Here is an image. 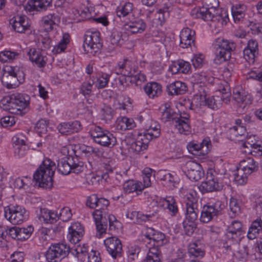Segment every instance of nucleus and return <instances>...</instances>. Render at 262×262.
<instances>
[{
  "instance_id": "obj_40",
  "label": "nucleus",
  "mask_w": 262,
  "mask_h": 262,
  "mask_svg": "<svg viewBox=\"0 0 262 262\" xmlns=\"http://www.w3.org/2000/svg\"><path fill=\"white\" fill-rule=\"evenodd\" d=\"M135 126L136 123L133 118L123 117L118 121L117 127L122 130H126L132 129Z\"/></svg>"
},
{
  "instance_id": "obj_15",
  "label": "nucleus",
  "mask_w": 262,
  "mask_h": 262,
  "mask_svg": "<svg viewBox=\"0 0 262 262\" xmlns=\"http://www.w3.org/2000/svg\"><path fill=\"white\" fill-rule=\"evenodd\" d=\"M145 237L149 240V243L153 242V246L161 247L169 243V238L162 232L156 230L154 228H147L144 233Z\"/></svg>"
},
{
  "instance_id": "obj_49",
  "label": "nucleus",
  "mask_w": 262,
  "mask_h": 262,
  "mask_svg": "<svg viewBox=\"0 0 262 262\" xmlns=\"http://www.w3.org/2000/svg\"><path fill=\"white\" fill-rule=\"evenodd\" d=\"M230 211L229 215L230 217L233 218L236 214L240 212V207L238 200L234 198H231L229 202Z\"/></svg>"
},
{
  "instance_id": "obj_17",
  "label": "nucleus",
  "mask_w": 262,
  "mask_h": 262,
  "mask_svg": "<svg viewBox=\"0 0 262 262\" xmlns=\"http://www.w3.org/2000/svg\"><path fill=\"white\" fill-rule=\"evenodd\" d=\"M104 244L108 253L115 259L121 257L122 254V245L116 236H111L104 241Z\"/></svg>"
},
{
  "instance_id": "obj_56",
  "label": "nucleus",
  "mask_w": 262,
  "mask_h": 262,
  "mask_svg": "<svg viewBox=\"0 0 262 262\" xmlns=\"http://www.w3.org/2000/svg\"><path fill=\"white\" fill-rule=\"evenodd\" d=\"M110 75L108 74L102 73L97 78L96 86L100 89L105 88L110 80Z\"/></svg>"
},
{
  "instance_id": "obj_32",
  "label": "nucleus",
  "mask_w": 262,
  "mask_h": 262,
  "mask_svg": "<svg viewBox=\"0 0 262 262\" xmlns=\"http://www.w3.org/2000/svg\"><path fill=\"white\" fill-rule=\"evenodd\" d=\"M188 253L191 256L201 258L205 254L204 246L199 242L191 243L188 246Z\"/></svg>"
},
{
  "instance_id": "obj_20",
  "label": "nucleus",
  "mask_w": 262,
  "mask_h": 262,
  "mask_svg": "<svg viewBox=\"0 0 262 262\" xmlns=\"http://www.w3.org/2000/svg\"><path fill=\"white\" fill-rule=\"evenodd\" d=\"M52 2L53 0H29L25 9L29 12H43L52 6Z\"/></svg>"
},
{
  "instance_id": "obj_63",
  "label": "nucleus",
  "mask_w": 262,
  "mask_h": 262,
  "mask_svg": "<svg viewBox=\"0 0 262 262\" xmlns=\"http://www.w3.org/2000/svg\"><path fill=\"white\" fill-rule=\"evenodd\" d=\"M83 234V233H81L80 234L79 233L77 234L76 232H70L69 231L67 237L71 243L75 245L80 241Z\"/></svg>"
},
{
  "instance_id": "obj_4",
  "label": "nucleus",
  "mask_w": 262,
  "mask_h": 262,
  "mask_svg": "<svg viewBox=\"0 0 262 262\" xmlns=\"http://www.w3.org/2000/svg\"><path fill=\"white\" fill-rule=\"evenodd\" d=\"M186 199L185 219L183 222L184 232L188 236H191L197 227L199 210L195 199L191 194H187Z\"/></svg>"
},
{
  "instance_id": "obj_13",
  "label": "nucleus",
  "mask_w": 262,
  "mask_h": 262,
  "mask_svg": "<svg viewBox=\"0 0 262 262\" xmlns=\"http://www.w3.org/2000/svg\"><path fill=\"white\" fill-rule=\"evenodd\" d=\"M235 49V45L233 42H229L223 39L217 45L215 50V57L214 59L216 64H221L231 58V52Z\"/></svg>"
},
{
  "instance_id": "obj_60",
  "label": "nucleus",
  "mask_w": 262,
  "mask_h": 262,
  "mask_svg": "<svg viewBox=\"0 0 262 262\" xmlns=\"http://www.w3.org/2000/svg\"><path fill=\"white\" fill-rule=\"evenodd\" d=\"M147 255L159 258L160 260L162 258V254L160 249V247L153 246L149 248Z\"/></svg>"
},
{
  "instance_id": "obj_55",
  "label": "nucleus",
  "mask_w": 262,
  "mask_h": 262,
  "mask_svg": "<svg viewBox=\"0 0 262 262\" xmlns=\"http://www.w3.org/2000/svg\"><path fill=\"white\" fill-rule=\"evenodd\" d=\"M140 250L138 247H130L127 251L128 261L129 262L137 261Z\"/></svg>"
},
{
  "instance_id": "obj_45",
  "label": "nucleus",
  "mask_w": 262,
  "mask_h": 262,
  "mask_svg": "<svg viewBox=\"0 0 262 262\" xmlns=\"http://www.w3.org/2000/svg\"><path fill=\"white\" fill-rule=\"evenodd\" d=\"M227 231L231 234V236L236 235L237 233L243 231L242 224L238 221H233L231 223L227 226Z\"/></svg>"
},
{
  "instance_id": "obj_19",
  "label": "nucleus",
  "mask_w": 262,
  "mask_h": 262,
  "mask_svg": "<svg viewBox=\"0 0 262 262\" xmlns=\"http://www.w3.org/2000/svg\"><path fill=\"white\" fill-rule=\"evenodd\" d=\"M189 118V115L185 113L177 116L174 126L180 134L187 135L191 133Z\"/></svg>"
},
{
  "instance_id": "obj_42",
  "label": "nucleus",
  "mask_w": 262,
  "mask_h": 262,
  "mask_svg": "<svg viewBox=\"0 0 262 262\" xmlns=\"http://www.w3.org/2000/svg\"><path fill=\"white\" fill-rule=\"evenodd\" d=\"M143 135L146 138H148L149 142L154 138H157L160 135V127L159 124H157L154 126L152 125L147 129Z\"/></svg>"
},
{
  "instance_id": "obj_50",
  "label": "nucleus",
  "mask_w": 262,
  "mask_h": 262,
  "mask_svg": "<svg viewBox=\"0 0 262 262\" xmlns=\"http://www.w3.org/2000/svg\"><path fill=\"white\" fill-rule=\"evenodd\" d=\"M18 54L15 52L5 50L0 52V61L3 62H8L14 59Z\"/></svg>"
},
{
  "instance_id": "obj_61",
  "label": "nucleus",
  "mask_w": 262,
  "mask_h": 262,
  "mask_svg": "<svg viewBox=\"0 0 262 262\" xmlns=\"http://www.w3.org/2000/svg\"><path fill=\"white\" fill-rule=\"evenodd\" d=\"M50 211V210H48L47 208H40L39 213L37 214L39 220L40 222H43L45 223H48Z\"/></svg>"
},
{
  "instance_id": "obj_62",
  "label": "nucleus",
  "mask_w": 262,
  "mask_h": 262,
  "mask_svg": "<svg viewBox=\"0 0 262 262\" xmlns=\"http://www.w3.org/2000/svg\"><path fill=\"white\" fill-rule=\"evenodd\" d=\"M186 36V35H184V34L180 35V47L183 48H187L189 47H191L192 45L194 46V40H192V38L188 40L187 39Z\"/></svg>"
},
{
  "instance_id": "obj_51",
  "label": "nucleus",
  "mask_w": 262,
  "mask_h": 262,
  "mask_svg": "<svg viewBox=\"0 0 262 262\" xmlns=\"http://www.w3.org/2000/svg\"><path fill=\"white\" fill-rule=\"evenodd\" d=\"M93 84V82H83L80 87V93L85 97H90L92 95Z\"/></svg>"
},
{
  "instance_id": "obj_39",
  "label": "nucleus",
  "mask_w": 262,
  "mask_h": 262,
  "mask_svg": "<svg viewBox=\"0 0 262 262\" xmlns=\"http://www.w3.org/2000/svg\"><path fill=\"white\" fill-rule=\"evenodd\" d=\"M163 203V205L166 206L171 216H176L178 212V207L174 198L171 196H167Z\"/></svg>"
},
{
  "instance_id": "obj_58",
  "label": "nucleus",
  "mask_w": 262,
  "mask_h": 262,
  "mask_svg": "<svg viewBox=\"0 0 262 262\" xmlns=\"http://www.w3.org/2000/svg\"><path fill=\"white\" fill-rule=\"evenodd\" d=\"M258 53H254L251 49L245 48L243 51L244 57L248 62H254V59L258 55Z\"/></svg>"
},
{
  "instance_id": "obj_11",
  "label": "nucleus",
  "mask_w": 262,
  "mask_h": 262,
  "mask_svg": "<svg viewBox=\"0 0 262 262\" xmlns=\"http://www.w3.org/2000/svg\"><path fill=\"white\" fill-rule=\"evenodd\" d=\"M219 11L214 6L208 9L197 7L191 10L190 15L194 18H201L205 21H219L223 18Z\"/></svg>"
},
{
  "instance_id": "obj_52",
  "label": "nucleus",
  "mask_w": 262,
  "mask_h": 262,
  "mask_svg": "<svg viewBox=\"0 0 262 262\" xmlns=\"http://www.w3.org/2000/svg\"><path fill=\"white\" fill-rule=\"evenodd\" d=\"M107 224L109 223V230L110 231H115L121 227V224L113 214H108L106 215Z\"/></svg>"
},
{
  "instance_id": "obj_46",
  "label": "nucleus",
  "mask_w": 262,
  "mask_h": 262,
  "mask_svg": "<svg viewBox=\"0 0 262 262\" xmlns=\"http://www.w3.org/2000/svg\"><path fill=\"white\" fill-rule=\"evenodd\" d=\"M133 9V5L131 3H126L122 7L117 9V15L119 17H125L132 12Z\"/></svg>"
},
{
  "instance_id": "obj_41",
  "label": "nucleus",
  "mask_w": 262,
  "mask_h": 262,
  "mask_svg": "<svg viewBox=\"0 0 262 262\" xmlns=\"http://www.w3.org/2000/svg\"><path fill=\"white\" fill-rule=\"evenodd\" d=\"M227 239L223 242V248L226 251V252L229 253L233 250L235 247L236 246L238 241L233 236L227 235Z\"/></svg>"
},
{
  "instance_id": "obj_54",
  "label": "nucleus",
  "mask_w": 262,
  "mask_h": 262,
  "mask_svg": "<svg viewBox=\"0 0 262 262\" xmlns=\"http://www.w3.org/2000/svg\"><path fill=\"white\" fill-rule=\"evenodd\" d=\"M132 215L136 216V222L141 224L147 221L151 220L154 214H144L141 212L133 211Z\"/></svg>"
},
{
  "instance_id": "obj_14",
  "label": "nucleus",
  "mask_w": 262,
  "mask_h": 262,
  "mask_svg": "<svg viewBox=\"0 0 262 262\" xmlns=\"http://www.w3.org/2000/svg\"><path fill=\"white\" fill-rule=\"evenodd\" d=\"M183 170L189 179L194 181L200 180L204 174L202 166L197 162L191 160L185 163Z\"/></svg>"
},
{
  "instance_id": "obj_38",
  "label": "nucleus",
  "mask_w": 262,
  "mask_h": 262,
  "mask_svg": "<svg viewBox=\"0 0 262 262\" xmlns=\"http://www.w3.org/2000/svg\"><path fill=\"white\" fill-rule=\"evenodd\" d=\"M262 230V221L257 219L253 221L249 229L247 237L250 239H253L257 236L259 232Z\"/></svg>"
},
{
  "instance_id": "obj_22",
  "label": "nucleus",
  "mask_w": 262,
  "mask_h": 262,
  "mask_svg": "<svg viewBox=\"0 0 262 262\" xmlns=\"http://www.w3.org/2000/svg\"><path fill=\"white\" fill-rule=\"evenodd\" d=\"M233 98L238 104L239 106L243 108L250 104L253 100L251 95L243 90H234Z\"/></svg>"
},
{
  "instance_id": "obj_25",
  "label": "nucleus",
  "mask_w": 262,
  "mask_h": 262,
  "mask_svg": "<svg viewBox=\"0 0 262 262\" xmlns=\"http://www.w3.org/2000/svg\"><path fill=\"white\" fill-rule=\"evenodd\" d=\"M159 111L161 114V119L163 122L172 120L176 123L177 116L178 115L171 108L170 104L166 103L162 104L159 107Z\"/></svg>"
},
{
  "instance_id": "obj_5",
  "label": "nucleus",
  "mask_w": 262,
  "mask_h": 262,
  "mask_svg": "<svg viewBox=\"0 0 262 262\" xmlns=\"http://www.w3.org/2000/svg\"><path fill=\"white\" fill-rule=\"evenodd\" d=\"M225 172L226 170L224 169L220 172L215 169H209L206 180L202 182L200 189L203 193L221 190L224 186L223 180L225 178Z\"/></svg>"
},
{
  "instance_id": "obj_59",
  "label": "nucleus",
  "mask_w": 262,
  "mask_h": 262,
  "mask_svg": "<svg viewBox=\"0 0 262 262\" xmlns=\"http://www.w3.org/2000/svg\"><path fill=\"white\" fill-rule=\"evenodd\" d=\"M59 219L63 222L68 221L72 216L71 210L69 207H64L60 210L58 214Z\"/></svg>"
},
{
  "instance_id": "obj_26",
  "label": "nucleus",
  "mask_w": 262,
  "mask_h": 262,
  "mask_svg": "<svg viewBox=\"0 0 262 262\" xmlns=\"http://www.w3.org/2000/svg\"><path fill=\"white\" fill-rule=\"evenodd\" d=\"M41 21L46 31L49 32L53 29L54 25L60 23V17L57 13H50L43 16Z\"/></svg>"
},
{
  "instance_id": "obj_37",
  "label": "nucleus",
  "mask_w": 262,
  "mask_h": 262,
  "mask_svg": "<svg viewBox=\"0 0 262 262\" xmlns=\"http://www.w3.org/2000/svg\"><path fill=\"white\" fill-rule=\"evenodd\" d=\"M97 139L95 142L104 147H112L117 144L116 138L110 132L101 138Z\"/></svg>"
},
{
  "instance_id": "obj_57",
  "label": "nucleus",
  "mask_w": 262,
  "mask_h": 262,
  "mask_svg": "<svg viewBox=\"0 0 262 262\" xmlns=\"http://www.w3.org/2000/svg\"><path fill=\"white\" fill-rule=\"evenodd\" d=\"M159 174L161 176L160 180L168 182L170 186H174L177 182V178L170 173L163 174L160 172Z\"/></svg>"
},
{
  "instance_id": "obj_27",
  "label": "nucleus",
  "mask_w": 262,
  "mask_h": 262,
  "mask_svg": "<svg viewBox=\"0 0 262 262\" xmlns=\"http://www.w3.org/2000/svg\"><path fill=\"white\" fill-rule=\"evenodd\" d=\"M146 27V23L141 18L136 19L125 25L126 30L132 34L141 33L145 31Z\"/></svg>"
},
{
  "instance_id": "obj_21",
  "label": "nucleus",
  "mask_w": 262,
  "mask_h": 262,
  "mask_svg": "<svg viewBox=\"0 0 262 262\" xmlns=\"http://www.w3.org/2000/svg\"><path fill=\"white\" fill-rule=\"evenodd\" d=\"M59 132L63 135H69L77 133L82 129V125L79 121L63 122L57 126Z\"/></svg>"
},
{
  "instance_id": "obj_64",
  "label": "nucleus",
  "mask_w": 262,
  "mask_h": 262,
  "mask_svg": "<svg viewBox=\"0 0 262 262\" xmlns=\"http://www.w3.org/2000/svg\"><path fill=\"white\" fill-rule=\"evenodd\" d=\"M81 149L82 152L85 155H89L92 154H95L96 155L98 156L100 153V150L98 148L93 147L90 146L83 145L81 147Z\"/></svg>"
},
{
  "instance_id": "obj_30",
  "label": "nucleus",
  "mask_w": 262,
  "mask_h": 262,
  "mask_svg": "<svg viewBox=\"0 0 262 262\" xmlns=\"http://www.w3.org/2000/svg\"><path fill=\"white\" fill-rule=\"evenodd\" d=\"M187 90L185 83L176 81L166 86V91L169 95H178L184 94Z\"/></svg>"
},
{
  "instance_id": "obj_2",
  "label": "nucleus",
  "mask_w": 262,
  "mask_h": 262,
  "mask_svg": "<svg viewBox=\"0 0 262 262\" xmlns=\"http://www.w3.org/2000/svg\"><path fill=\"white\" fill-rule=\"evenodd\" d=\"M28 96L13 93L4 97L0 101V107L10 113L23 116L29 110Z\"/></svg>"
},
{
  "instance_id": "obj_12",
  "label": "nucleus",
  "mask_w": 262,
  "mask_h": 262,
  "mask_svg": "<svg viewBox=\"0 0 262 262\" xmlns=\"http://www.w3.org/2000/svg\"><path fill=\"white\" fill-rule=\"evenodd\" d=\"M70 251V247L65 243L53 244L46 252V258L48 262H58L66 257Z\"/></svg>"
},
{
  "instance_id": "obj_10",
  "label": "nucleus",
  "mask_w": 262,
  "mask_h": 262,
  "mask_svg": "<svg viewBox=\"0 0 262 262\" xmlns=\"http://www.w3.org/2000/svg\"><path fill=\"white\" fill-rule=\"evenodd\" d=\"M224 207V204L220 201L204 205L201 210L200 221L204 223H209L222 214Z\"/></svg>"
},
{
  "instance_id": "obj_47",
  "label": "nucleus",
  "mask_w": 262,
  "mask_h": 262,
  "mask_svg": "<svg viewBox=\"0 0 262 262\" xmlns=\"http://www.w3.org/2000/svg\"><path fill=\"white\" fill-rule=\"evenodd\" d=\"M249 174H246V171L238 168L237 172L234 174V181L238 185H244L246 183Z\"/></svg>"
},
{
  "instance_id": "obj_7",
  "label": "nucleus",
  "mask_w": 262,
  "mask_h": 262,
  "mask_svg": "<svg viewBox=\"0 0 262 262\" xmlns=\"http://www.w3.org/2000/svg\"><path fill=\"white\" fill-rule=\"evenodd\" d=\"M3 70L1 82L7 89L14 88L24 81V74L17 67L7 66Z\"/></svg>"
},
{
  "instance_id": "obj_6",
  "label": "nucleus",
  "mask_w": 262,
  "mask_h": 262,
  "mask_svg": "<svg viewBox=\"0 0 262 262\" xmlns=\"http://www.w3.org/2000/svg\"><path fill=\"white\" fill-rule=\"evenodd\" d=\"M57 169L63 175H67L71 172L78 174L84 169V164L77 157L69 156L59 160Z\"/></svg>"
},
{
  "instance_id": "obj_35",
  "label": "nucleus",
  "mask_w": 262,
  "mask_h": 262,
  "mask_svg": "<svg viewBox=\"0 0 262 262\" xmlns=\"http://www.w3.org/2000/svg\"><path fill=\"white\" fill-rule=\"evenodd\" d=\"M124 190L126 193H132L136 191L137 194L144 189V187L141 182H136L133 180H129L125 182L123 184Z\"/></svg>"
},
{
  "instance_id": "obj_33",
  "label": "nucleus",
  "mask_w": 262,
  "mask_h": 262,
  "mask_svg": "<svg viewBox=\"0 0 262 262\" xmlns=\"http://www.w3.org/2000/svg\"><path fill=\"white\" fill-rule=\"evenodd\" d=\"M144 90L148 96L151 98L159 96L162 93L161 84L156 82L147 83L144 86Z\"/></svg>"
},
{
  "instance_id": "obj_8",
  "label": "nucleus",
  "mask_w": 262,
  "mask_h": 262,
  "mask_svg": "<svg viewBox=\"0 0 262 262\" xmlns=\"http://www.w3.org/2000/svg\"><path fill=\"white\" fill-rule=\"evenodd\" d=\"M83 47L85 52L93 56L100 53L102 47L100 32L98 31L86 32L84 35Z\"/></svg>"
},
{
  "instance_id": "obj_48",
  "label": "nucleus",
  "mask_w": 262,
  "mask_h": 262,
  "mask_svg": "<svg viewBox=\"0 0 262 262\" xmlns=\"http://www.w3.org/2000/svg\"><path fill=\"white\" fill-rule=\"evenodd\" d=\"M110 42L114 46H120L124 43V40L122 38V32L114 31L110 37Z\"/></svg>"
},
{
  "instance_id": "obj_16",
  "label": "nucleus",
  "mask_w": 262,
  "mask_h": 262,
  "mask_svg": "<svg viewBox=\"0 0 262 262\" xmlns=\"http://www.w3.org/2000/svg\"><path fill=\"white\" fill-rule=\"evenodd\" d=\"M187 148L190 153L193 155H206L211 149V143L209 138L203 139L201 143H196L194 141L189 142Z\"/></svg>"
},
{
  "instance_id": "obj_34",
  "label": "nucleus",
  "mask_w": 262,
  "mask_h": 262,
  "mask_svg": "<svg viewBox=\"0 0 262 262\" xmlns=\"http://www.w3.org/2000/svg\"><path fill=\"white\" fill-rule=\"evenodd\" d=\"M239 168L246 171V174H251L257 170L258 163L253 158L248 157L241 161Z\"/></svg>"
},
{
  "instance_id": "obj_36",
  "label": "nucleus",
  "mask_w": 262,
  "mask_h": 262,
  "mask_svg": "<svg viewBox=\"0 0 262 262\" xmlns=\"http://www.w3.org/2000/svg\"><path fill=\"white\" fill-rule=\"evenodd\" d=\"M246 9L247 7L244 4H238L232 6L231 12L235 23L239 21L244 17Z\"/></svg>"
},
{
  "instance_id": "obj_1",
  "label": "nucleus",
  "mask_w": 262,
  "mask_h": 262,
  "mask_svg": "<svg viewBox=\"0 0 262 262\" xmlns=\"http://www.w3.org/2000/svg\"><path fill=\"white\" fill-rule=\"evenodd\" d=\"M86 206L95 210L93 213L96 229L100 234L105 233L107 229L108 215L107 208L110 204L108 200L103 198H98L96 194L90 196L86 201Z\"/></svg>"
},
{
  "instance_id": "obj_43",
  "label": "nucleus",
  "mask_w": 262,
  "mask_h": 262,
  "mask_svg": "<svg viewBox=\"0 0 262 262\" xmlns=\"http://www.w3.org/2000/svg\"><path fill=\"white\" fill-rule=\"evenodd\" d=\"M108 132L109 131L107 130L104 129L99 126H95L91 128L89 134L95 142V140L97 139V138H101L106 134H108Z\"/></svg>"
},
{
  "instance_id": "obj_53",
  "label": "nucleus",
  "mask_w": 262,
  "mask_h": 262,
  "mask_svg": "<svg viewBox=\"0 0 262 262\" xmlns=\"http://www.w3.org/2000/svg\"><path fill=\"white\" fill-rule=\"evenodd\" d=\"M34 230L32 226H28L27 228L19 227V241H25L29 238Z\"/></svg>"
},
{
  "instance_id": "obj_23",
  "label": "nucleus",
  "mask_w": 262,
  "mask_h": 262,
  "mask_svg": "<svg viewBox=\"0 0 262 262\" xmlns=\"http://www.w3.org/2000/svg\"><path fill=\"white\" fill-rule=\"evenodd\" d=\"M191 69V65L189 62L183 59H178L172 62L169 67V70L172 74L183 73L187 74Z\"/></svg>"
},
{
  "instance_id": "obj_29",
  "label": "nucleus",
  "mask_w": 262,
  "mask_h": 262,
  "mask_svg": "<svg viewBox=\"0 0 262 262\" xmlns=\"http://www.w3.org/2000/svg\"><path fill=\"white\" fill-rule=\"evenodd\" d=\"M10 23L14 30L18 33H24L30 27L25 16L14 17L10 20Z\"/></svg>"
},
{
  "instance_id": "obj_3",
  "label": "nucleus",
  "mask_w": 262,
  "mask_h": 262,
  "mask_svg": "<svg viewBox=\"0 0 262 262\" xmlns=\"http://www.w3.org/2000/svg\"><path fill=\"white\" fill-rule=\"evenodd\" d=\"M56 168L55 163L45 158L33 174V180L39 183V186L51 189L53 186V177Z\"/></svg>"
},
{
  "instance_id": "obj_24",
  "label": "nucleus",
  "mask_w": 262,
  "mask_h": 262,
  "mask_svg": "<svg viewBox=\"0 0 262 262\" xmlns=\"http://www.w3.org/2000/svg\"><path fill=\"white\" fill-rule=\"evenodd\" d=\"M116 70H118V74L120 73L128 77L136 73L135 68L133 67V62L128 59H124L122 61L119 62Z\"/></svg>"
},
{
  "instance_id": "obj_44",
  "label": "nucleus",
  "mask_w": 262,
  "mask_h": 262,
  "mask_svg": "<svg viewBox=\"0 0 262 262\" xmlns=\"http://www.w3.org/2000/svg\"><path fill=\"white\" fill-rule=\"evenodd\" d=\"M70 42V36L68 34L64 33L63 35L62 39L58 44L54 47L53 52L55 53H59L64 51L67 48V45Z\"/></svg>"
},
{
  "instance_id": "obj_28",
  "label": "nucleus",
  "mask_w": 262,
  "mask_h": 262,
  "mask_svg": "<svg viewBox=\"0 0 262 262\" xmlns=\"http://www.w3.org/2000/svg\"><path fill=\"white\" fill-rule=\"evenodd\" d=\"M149 142L148 138H146L142 134H139L136 141L130 144V148L134 152L138 154L140 152L146 150L148 146Z\"/></svg>"
},
{
  "instance_id": "obj_18",
  "label": "nucleus",
  "mask_w": 262,
  "mask_h": 262,
  "mask_svg": "<svg viewBox=\"0 0 262 262\" xmlns=\"http://www.w3.org/2000/svg\"><path fill=\"white\" fill-rule=\"evenodd\" d=\"M206 87L201 88L202 91H200V97L201 100H204L203 105L207 106L212 110H217L222 106V99L219 96H208L206 94Z\"/></svg>"
},
{
  "instance_id": "obj_31",
  "label": "nucleus",
  "mask_w": 262,
  "mask_h": 262,
  "mask_svg": "<svg viewBox=\"0 0 262 262\" xmlns=\"http://www.w3.org/2000/svg\"><path fill=\"white\" fill-rule=\"evenodd\" d=\"M30 60L39 68L44 67L46 64V57L39 51L30 49L28 52Z\"/></svg>"
},
{
  "instance_id": "obj_9",
  "label": "nucleus",
  "mask_w": 262,
  "mask_h": 262,
  "mask_svg": "<svg viewBox=\"0 0 262 262\" xmlns=\"http://www.w3.org/2000/svg\"><path fill=\"white\" fill-rule=\"evenodd\" d=\"M28 213L25 208L19 205L6 206L4 208V216L13 225L20 224L28 218Z\"/></svg>"
}]
</instances>
